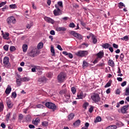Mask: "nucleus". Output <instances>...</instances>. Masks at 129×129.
<instances>
[{
    "label": "nucleus",
    "mask_w": 129,
    "mask_h": 129,
    "mask_svg": "<svg viewBox=\"0 0 129 129\" xmlns=\"http://www.w3.org/2000/svg\"><path fill=\"white\" fill-rule=\"evenodd\" d=\"M45 105L46 107H47V108L52 109V111H55L56 110V104L51 102H47L45 103Z\"/></svg>",
    "instance_id": "obj_1"
},
{
    "label": "nucleus",
    "mask_w": 129,
    "mask_h": 129,
    "mask_svg": "<svg viewBox=\"0 0 129 129\" xmlns=\"http://www.w3.org/2000/svg\"><path fill=\"white\" fill-rule=\"evenodd\" d=\"M91 99L95 102V103H97V102L100 101V97H99V95L96 93L92 94Z\"/></svg>",
    "instance_id": "obj_2"
},
{
    "label": "nucleus",
    "mask_w": 129,
    "mask_h": 129,
    "mask_svg": "<svg viewBox=\"0 0 129 129\" xmlns=\"http://www.w3.org/2000/svg\"><path fill=\"white\" fill-rule=\"evenodd\" d=\"M39 54V50L37 48L33 49L29 53L28 56L30 57H32L34 58V57H36Z\"/></svg>",
    "instance_id": "obj_3"
},
{
    "label": "nucleus",
    "mask_w": 129,
    "mask_h": 129,
    "mask_svg": "<svg viewBox=\"0 0 129 129\" xmlns=\"http://www.w3.org/2000/svg\"><path fill=\"white\" fill-rule=\"evenodd\" d=\"M7 22L8 25H14L16 24V18L14 16L9 17L7 18Z\"/></svg>",
    "instance_id": "obj_4"
},
{
    "label": "nucleus",
    "mask_w": 129,
    "mask_h": 129,
    "mask_svg": "<svg viewBox=\"0 0 129 129\" xmlns=\"http://www.w3.org/2000/svg\"><path fill=\"white\" fill-rule=\"evenodd\" d=\"M65 77V74H64V73H60L57 76V80L58 82H60V83L64 82Z\"/></svg>",
    "instance_id": "obj_5"
},
{
    "label": "nucleus",
    "mask_w": 129,
    "mask_h": 129,
    "mask_svg": "<svg viewBox=\"0 0 129 129\" xmlns=\"http://www.w3.org/2000/svg\"><path fill=\"white\" fill-rule=\"evenodd\" d=\"M44 20L49 24H52V25H54V24H55V21L51 18L45 16L44 17Z\"/></svg>",
    "instance_id": "obj_6"
},
{
    "label": "nucleus",
    "mask_w": 129,
    "mask_h": 129,
    "mask_svg": "<svg viewBox=\"0 0 129 129\" xmlns=\"http://www.w3.org/2000/svg\"><path fill=\"white\" fill-rule=\"evenodd\" d=\"M7 104L8 108H13V106L14 105V104H13V102H12V101L10 100V99L7 98Z\"/></svg>",
    "instance_id": "obj_7"
},
{
    "label": "nucleus",
    "mask_w": 129,
    "mask_h": 129,
    "mask_svg": "<svg viewBox=\"0 0 129 129\" xmlns=\"http://www.w3.org/2000/svg\"><path fill=\"white\" fill-rule=\"evenodd\" d=\"M129 105H124L121 109L122 113H127V109H128Z\"/></svg>",
    "instance_id": "obj_8"
},
{
    "label": "nucleus",
    "mask_w": 129,
    "mask_h": 129,
    "mask_svg": "<svg viewBox=\"0 0 129 129\" xmlns=\"http://www.w3.org/2000/svg\"><path fill=\"white\" fill-rule=\"evenodd\" d=\"M43 69L41 67L36 66V72H37L38 75H42L43 73Z\"/></svg>",
    "instance_id": "obj_9"
},
{
    "label": "nucleus",
    "mask_w": 129,
    "mask_h": 129,
    "mask_svg": "<svg viewBox=\"0 0 129 129\" xmlns=\"http://www.w3.org/2000/svg\"><path fill=\"white\" fill-rule=\"evenodd\" d=\"M9 62H10V58H9V57L5 56L3 59V63L4 64V65H8Z\"/></svg>",
    "instance_id": "obj_10"
},
{
    "label": "nucleus",
    "mask_w": 129,
    "mask_h": 129,
    "mask_svg": "<svg viewBox=\"0 0 129 129\" xmlns=\"http://www.w3.org/2000/svg\"><path fill=\"white\" fill-rule=\"evenodd\" d=\"M48 79L46 77H43L38 79V82L40 83H43V82H46Z\"/></svg>",
    "instance_id": "obj_11"
},
{
    "label": "nucleus",
    "mask_w": 129,
    "mask_h": 129,
    "mask_svg": "<svg viewBox=\"0 0 129 129\" xmlns=\"http://www.w3.org/2000/svg\"><path fill=\"white\" fill-rule=\"evenodd\" d=\"M70 34L74 36V37H75L76 38H77L79 40L81 39V35L80 34H78L77 33H71Z\"/></svg>",
    "instance_id": "obj_12"
},
{
    "label": "nucleus",
    "mask_w": 129,
    "mask_h": 129,
    "mask_svg": "<svg viewBox=\"0 0 129 129\" xmlns=\"http://www.w3.org/2000/svg\"><path fill=\"white\" fill-rule=\"evenodd\" d=\"M103 55H104V53L103 52L100 51L96 54L97 58L98 59H101L103 57Z\"/></svg>",
    "instance_id": "obj_13"
},
{
    "label": "nucleus",
    "mask_w": 129,
    "mask_h": 129,
    "mask_svg": "<svg viewBox=\"0 0 129 129\" xmlns=\"http://www.w3.org/2000/svg\"><path fill=\"white\" fill-rule=\"evenodd\" d=\"M89 52L87 50H82L81 51V57H86L89 54Z\"/></svg>",
    "instance_id": "obj_14"
},
{
    "label": "nucleus",
    "mask_w": 129,
    "mask_h": 129,
    "mask_svg": "<svg viewBox=\"0 0 129 129\" xmlns=\"http://www.w3.org/2000/svg\"><path fill=\"white\" fill-rule=\"evenodd\" d=\"M62 54H63V55H65L66 56H68V57H70L71 59H72V58H73V55L72 53L67 52V51H63Z\"/></svg>",
    "instance_id": "obj_15"
},
{
    "label": "nucleus",
    "mask_w": 129,
    "mask_h": 129,
    "mask_svg": "<svg viewBox=\"0 0 129 129\" xmlns=\"http://www.w3.org/2000/svg\"><path fill=\"white\" fill-rule=\"evenodd\" d=\"M2 35L3 36V38L5 40H9V39H10V37H9V36H10V34H9L8 33H3Z\"/></svg>",
    "instance_id": "obj_16"
},
{
    "label": "nucleus",
    "mask_w": 129,
    "mask_h": 129,
    "mask_svg": "<svg viewBox=\"0 0 129 129\" xmlns=\"http://www.w3.org/2000/svg\"><path fill=\"white\" fill-rule=\"evenodd\" d=\"M54 16L55 17L57 16H60V15H61L62 13H61V11H59L56 10H54L53 12Z\"/></svg>",
    "instance_id": "obj_17"
},
{
    "label": "nucleus",
    "mask_w": 129,
    "mask_h": 129,
    "mask_svg": "<svg viewBox=\"0 0 129 129\" xmlns=\"http://www.w3.org/2000/svg\"><path fill=\"white\" fill-rule=\"evenodd\" d=\"M91 36H92L93 44H96V43H97V39H96V37L94 36V35H93L92 33H91Z\"/></svg>",
    "instance_id": "obj_18"
},
{
    "label": "nucleus",
    "mask_w": 129,
    "mask_h": 129,
    "mask_svg": "<svg viewBox=\"0 0 129 129\" xmlns=\"http://www.w3.org/2000/svg\"><path fill=\"white\" fill-rule=\"evenodd\" d=\"M40 122V118L37 117L35 120L32 121V123L35 125H38V123Z\"/></svg>",
    "instance_id": "obj_19"
},
{
    "label": "nucleus",
    "mask_w": 129,
    "mask_h": 129,
    "mask_svg": "<svg viewBox=\"0 0 129 129\" xmlns=\"http://www.w3.org/2000/svg\"><path fill=\"white\" fill-rule=\"evenodd\" d=\"M11 91H12V88L11 87V86H8V87L7 88L5 91V93H6V94H10Z\"/></svg>",
    "instance_id": "obj_20"
},
{
    "label": "nucleus",
    "mask_w": 129,
    "mask_h": 129,
    "mask_svg": "<svg viewBox=\"0 0 129 129\" xmlns=\"http://www.w3.org/2000/svg\"><path fill=\"white\" fill-rule=\"evenodd\" d=\"M22 80L21 79H17L16 80V83H17V86H18V87H19V86H21V85H22Z\"/></svg>",
    "instance_id": "obj_21"
},
{
    "label": "nucleus",
    "mask_w": 129,
    "mask_h": 129,
    "mask_svg": "<svg viewBox=\"0 0 129 129\" xmlns=\"http://www.w3.org/2000/svg\"><path fill=\"white\" fill-rule=\"evenodd\" d=\"M56 30H57V32H61V31H62V32H64V31H66L67 29L65 27H57L56 28Z\"/></svg>",
    "instance_id": "obj_22"
},
{
    "label": "nucleus",
    "mask_w": 129,
    "mask_h": 129,
    "mask_svg": "<svg viewBox=\"0 0 129 129\" xmlns=\"http://www.w3.org/2000/svg\"><path fill=\"white\" fill-rule=\"evenodd\" d=\"M111 45H110V44H109V43H105V44H103L102 45V47L103 48H104V49H108L109 48V47H111Z\"/></svg>",
    "instance_id": "obj_23"
},
{
    "label": "nucleus",
    "mask_w": 129,
    "mask_h": 129,
    "mask_svg": "<svg viewBox=\"0 0 129 129\" xmlns=\"http://www.w3.org/2000/svg\"><path fill=\"white\" fill-rule=\"evenodd\" d=\"M33 22L32 21H29L28 22V24L26 25V27L27 29H31V27L33 26Z\"/></svg>",
    "instance_id": "obj_24"
},
{
    "label": "nucleus",
    "mask_w": 129,
    "mask_h": 129,
    "mask_svg": "<svg viewBox=\"0 0 129 129\" xmlns=\"http://www.w3.org/2000/svg\"><path fill=\"white\" fill-rule=\"evenodd\" d=\"M22 49L23 52H27V50H28V45L26 44H24L22 46Z\"/></svg>",
    "instance_id": "obj_25"
},
{
    "label": "nucleus",
    "mask_w": 129,
    "mask_h": 129,
    "mask_svg": "<svg viewBox=\"0 0 129 129\" xmlns=\"http://www.w3.org/2000/svg\"><path fill=\"white\" fill-rule=\"evenodd\" d=\"M108 65L111 67H114V62L111 59H109L108 61Z\"/></svg>",
    "instance_id": "obj_26"
},
{
    "label": "nucleus",
    "mask_w": 129,
    "mask_h": 129,
    "mask_svg": "<svg viewBox=\"0 0 129 129\" xmlns=\"http://www.w3.org/2000/svg\"><path fill=\"white\" fill-rule=\"evenodd\" d=\"M10 117H11V112L8 113L6 116V119L7 122H9V121L10 120Z\"/></svg>",
    "instance_id": "obj_27"
},
{
    "label": "nucleus",
    "mask_w": 129,
    "mask_h": 129,
    "mask_svg": "<svg viewBox=\"0 0 129 129\" xmlns=\"http://www.w3.org/2000/svg\"><path fill=\"white\" fill-rule=\"evenodd\" d=\"M80 122H81V121H80V119H78L77 120V121H76L74 123V125L75 126H78V125H79L80 124Z\"/></svg>",
    "instance_id": "obj_28"
},
{
    "label": "nucleus",
    "mask_w": 129,
    "mask_h": 129,
    "mask_svg": "<svg viewBox=\"0 0 129 129\" xmlns=\"http://www.w3.org/2000/svg\"><path fill=\"white\" fill-rule=\"evenodd\" d=\"M117 127L115 125H109L106 127V129H116Z\"/></svg>",
    "instance_id": "obj_29"
},
{
    "label": "nucleus",
    "mask_w": 129,
    "mask_h": 129,
    "mask_svg": "<svg viewBox=\"0 0 129 129\" xmlns=\"http://www.w3.org/2000/svg\"><path fill=\"white\" fill-rule=\"evenodd\" d=\"M4 108H5V105H4L3 102L0 103V112H2L3 110H4Z\"/></svg>",
    "instance_id": "obj_30"
},
{
    "label": "nucleus",
    "mask_w": 129,
    "mask_h": 129,
    "mask_svg": "<svg viewBox=\"0 0 129 129\" xmlns=\"http://www.w3.org/2000/svg\"><path fill=\"white\" fill-rule=\"evenodd\" d=\"M74 116H75V115H74V113H71L68 116V118L69 120H71L72 119H73L74 118Z\"/></svg>",
    "instance_id": "obj_31"
},
{
    "label": "nucleus",
    "mask_w": 129,
    "mask_h": 129,
    "mask_svg": "<svg viewBox=\"0 0 129 129\" xmlns=\"http://www.w3.org/2000/svg\"><path fill=\"white\" fill-rule=\"evenodd\" d=\"M43 46H44V44H43L42 42H40L37 45V49H42Z\"/></svg>",
    "instance_id": "obj_32"
},
{
    "label": "nucleus",
    "mask_w": 129,
    "mask_h": 129,
    "mask_svg": "<svg viewBox=\"0 0 129 129\" xmlns=\"http://www.w3.org/2000/svg\"><path fill=\"white\" fill-rule=\"evenodd\" d=\"M50 51L51 53L52 56H55V49H54V47L53 46H51V48H50Z\"/></svg>",
    "instance_id": "obj_33"
},
{
    "label": "nucleus",
    "mask_w": 129,
    "mask_h": 129,
    "mask_svg": "<svg viewBox=\"0 0 129 129\" xmlns=\"http://www.w3.org/2000/svg\"><path fill=\"white\" fill-rule=\"evenodd\" d=\"M87 67H88V63L85 61H84L83 63V68L85 69V68H87Z\"/></svg>",
    "instance_id": "obj_34"
},
{
    "label": "nucleus",
    "mask_w": 129,
    "mask_h": 129,
    "mask_svg": "<svg viewBox=\"0 0 129 129\" xmlns=\"http://www.w3.org/2000/svg\"><path fill=\"white\" fill-rule=\"evenodd\" d=\"M100 121H101V117L100 116H98L96 118L94 122L96 123V122H99Z\"/></svg>",
    "instance_id": "obj_35"
},
{
    "label": "nucleus",
    "mask_w": 129,
    "mask_h": 129,
    "mask_svg": "<svg viewBox=\"0 0 129 129\" xmlns=\"http://www.w3.org/2000/svg\"><path fill=\"white\" fill-rule=\"evenodd\" d=\"M118 7L120 9H122V7H124V8H125V5H124V4H123V3H122V2H120L118 4Z\"/></svg>",
    "instance_id": "obj_36"
},
{
    "label": "nucleus",
    "mask_w": 129,
    "mask_h": 129,
    "mask_svg": "<svg viewBox=\"0 0 129 129\" xmlns=\"http://www.w3.org/2000/svg\"><path fill=\"white\" fill-rule=\"evenodd\" d=\"M20 79H21V81H23V82H26V81H30V79H29V78L24 77Z\"/></svg>",
    "instance_id": "obj_37"
},
{
    "label": "nucleus",
    "mask_w": 129,
    "mask_h": 129,
    "mask_svg": "<svg viewBox=\"0 0 129 129\" xmlns=\"http://www.w3.org/2000/svg\"><path fill=\"white\" fill-rule=\"evenodd\" d=\"M89 105V103L88 102H85L83 105V108H84V109H87V106Z\"/></svg>",
    "instance_id": "obj_38"
},
{
    "label": "nucleus",
    "mask_w": 129,
    "mask_h": 129,
    "mask_svg": "<svg viewBox=\"0 0 129 129\" xmlns=\"http://www.w3.org/2000/svg\"><path fill=\"white\" fill-rule=\"evenodd\" d=\"M48 123L49 122L48 121H43L42 122V125L45 127H46V126H48Z\"/></svg>",
    "instance_id": "obj_39"
},
{
    "label": "nucleus",
    "mask_w": 129,
    "mask_h": 129,
    "mask_svg": "<svg viewBox=\"0 0 129 129\" xmlns=\"http://www.w3.org/2000/svg\"><path fill=\"white\" fill-rule=\"evenodd\" d=\"M67 92V90H61L59 91V94H61V95H62V94H65Z\"/></svg>",
    "instance_id": "obj_40"
},
{
    "label": "nucleus",
    "mask_w": 129,
    "mask_h": 129,
    "mask_svg": "<svg viewBox=\"0 0 129 129\" xmlns=\"http://www.w3.org/2000/svg\"><path fill=\"white\" fill-rule=\"evenodd\" d=\"M10 50L11 52H14V51H16L17 50V48H16V47L14 46H11L10 47Z\"/></svg>",
    "instance_id": "obj_41"
},
{
    "label": "nucleus",
    "mask_w": 129,
    "mask_h": 129,
    "mask_svg": "<svg viewBox=\"0 0 129 129\" xmlns=\"http://www.w3.org/2000/svg\"><path fill=\"white\" fill-rule=\"evenodd\" d=\"M121 40H122V41H128V36L126 35L124 36L123 38H121Z\"/></svg>",
    "instance_id": "obj_42"
},
{
    "label": "nucleus",
    "mask_w": 129,
    "mask_h": 129,
    "mask_svg": "<svg viewBox=\"0 0 129 129\" xmlns=\"http://www.w3.org/2000/svg\"><path fill=\"white\" fill-rule=\"evenodd\" d=\"M26 119L27 121H31L32 116H31L30 115H28L26 117Z\"/></svg>",
    "instance_id": "obj_43"
},
{
    "label": "nucleus",
    "mask_w": 129,
    "mask_h": 129,
    "mask_svg": "<svg viewBox=\"0 0 129 129\" xmlns=\"http://www.w3.org/2000/svg\"><path fill=\"white\" fill-rule=\"evenodd\" d=\"M52 76H53V74L51 72H48L46 74V77H47L48 78H51V77H52Z\"/></svg>",
    "instance_id": "obj_44"
},
{
    "label": "nucleus",
    "mask_w": 129,
    "mask_h": 129,
    "mask_svg": "<svg viewBox=\"0 0 129 129\" xmlns=\"http://www.w3.org/2000/svg\"><path fill=\"white\" fill-rule=\"evenodd\" d=\"M87 47H88V44L85 43L82 44V48H83V49H84V48H87Z\"/></svg>",
    "instance_id": "obj_45"
},
{
    "label": "nucleus",
    "mask_w": 129,
    "mask_h": 129,
    "mask_svg": "<svg viewBox=\"0 0 129 129\" xmlns=\"http://www.w3.org/2000/svg\"><path fill=\"white\" fill-rule=\"evenodd\" d=\"M71 95L70 94H65L64 95V97L66 98H67V101H68V100H69V99H70V97H71Z\"/></svg>",
    "instance_id": "obj_46"
},
{
    "label": "nucleus",
    "mask_w": 129,
    "mask_h": 129,
    "mask_svg": "<svg viewBox=\"0 0 129 129\" xmlns=\"http://www.w3.org/2000/svg\"><path fill=\"white\" fill-rule=\"evenodd\" d=\"M125 95H126V96H128V95H129V88H126Z\"/></svg>",
    "instance_id": "obj_47"
},
{
    "label": "nucleus",
    "mask_w": 129,
    "mask_h": 129,
    "mask_svg": "<svg viewBox=\"0 0 129 129\" xmlns=\"http://www.w3.org/2000/svg\"><path fill=\"white\" fill-rule=\"evenodd\" d=\"M72 92L74 94H75L76 93V88L74 87H73L71 89Z\"/></svg>",
    "instance_id": "obj_48"
},
{
    "label": "nucleus",
    "mask_w": 129,
    "mask_h": 129,
    "mask_svg": "<svg viewBox=\"0 0 129 129\" xmlns=\"http://www.w3.org/2000/svg\"><path fill=\"white\" fill-rule=\"evenodd\" d=\"M23 118H24V115H23V114H19V120H23Z\"/></svg>",
    "instance_id": "obj_49"
},
{
    "label": "nucleus",
    "mask_w": 129,
    "mask_h": 129,
    "mask_svg": "<svg viewBox=\"0 0 129 129\" xmlns=\"http://www.w3.org/2000/svg\"><path fill=\"white\" fill-rule=\"evenodd\" d=\"M3 48L5 51H9V45H5Z\"/></svg>",
    "instance_id": "obj_50"
},
{
    "label": "nucleus",
    "mask_w": 129,
    "mask_h": 129,
    "mask_svg": "<svg viewBox=\"0 0 129 129\" xmlns=\"http://www.w3.org/2000/svg\"><path fill=\"white\" fill-rule=\"evenodd\" d=\"M69 26L70 27V28H75V24H74V23H71Z\"/></svg>",
    "instance_id": "obj_51"
},
{
    "label": "nucleus",
    "mask_w": 129,
    "mask_h": 129,
    "mask_svg": "<svg viewBox=\"0 0 129 129\" xmlns=\"http://www.w3.org/2000/svg\"><path fill=\"white\" fill-rule=\"evenodd\" d=\"M111 85V83H110V81L107 83V84L105 86V88H106V87H109Z\"/></svg>",
    "instance_id": "obj_52"
},
{
    "label": "nucleus",
    "mask_w": 129,
    "mask_h": 129,
    "mask_svg": "<svg viewBox=\"0 0 129 129\" xmlns=\"http://www.w3.org/2000/svg\"><path fill=\"white\" fill-rule=\"evenodd\" d=\"M77 97L76 99H81V92L78 93Z\"/></svg>",
    "instance_id": "obj_53"
},
{
    "label": "nucleus",
    "mask_w": 129,
    "mask_h": 129,
    "mask_svg": "<svg viewBox=\"0 0 129 129\" xmlns=\"http://www.w3.org/2000/svg\"><path fill=\"white\" fill-rule=\"evenodd\" d=\"M94 109V108L93 106H91L89 109V111L90 113H92L93 110Z\"/></svg>",
    "instance_id": "obj_54"
},
{
    "label": "nucleus",
    "mask_w": 129,
    "mask_h": 129,
    "mask_svg": "<svg viewBox=\"0 0 129 129\" xmlns=\"http://www.w3.org/2000/svg\"><path fill=\"white\" fill-rule=\"evenodd\" d=\"M31 71L32 72H37V66H35L34 68L31 69Z\"/></svg>",
    "instance_id": "obj_55"
},
{
    "label": "nucleus",
    "mask_w": 129,
    "mask_h": 129,
    "mask_svg": "<svg viewBox=\"0 0 129 129\" xmlns=\"http://www.w3.org/2000/svg\"><path fill=\"white\" fill-rule=\"evenodd\" d=\"M124 58V55H123V53H121L120 55V60H121V61H123Z\"/></svg>",
    "instance_id": "obj_56"
},
{
    "label": "nucleus",
    "mask_w": 129,
    "mask_h": 129,
    "mask_svg": "<svg viewBox=\"0 0 129 129\" xmlns=\"http://www.w3.org/2000/svg\"><path fill=\"white\" fill-rule=\"evenodd\" d=\"M99 61V58L98 57H96V59L93 61L94 64H96L97 63H98V61Z\"/></svg>",
    "instance_id": "obj_57"
},
{
    "label": "nucleus",
    "mask_w": 129,
    "mask_h": 129,
    "mask_svg": "<svg viewBox=\"0 0 129 129\" xmlns=\"http://www.w3.org/2000/svg\"><path fill=\"white\" fill-rule=\"evenodd\" d=\"M57 5L61 8H63V3H62V2H58L57 3Z\"/></svg>",
    "instance_id": "obj_58"
},
{
    "label": "nucleus",
    "mask_w": 129,
    "mask_h": 129,
    "mask_svg": "<svg viewBox=\"0 0 129 129\" xmlns=\"http://www.w3.org/2000/svg\"><path fill=\"white\" fill-rule=\"evenodd\" d=\"M12 96L13 98H16V97H17V93H16V92H13L12 93Z\"/></svg>",
    "instance_id": "obj_59"
},
{
    "label": "nucleus",
    "mask_w": 129,
    "mask_h": 129,
    "mask_svg": "<svg viewBox=\"0 0 129 129\" xmlns=\"http://www.w3.org/2000/svg\"><path fill=\"white\" fill-rule=\"evenodd\" d=\"M36 107L37 108H43V107H44V106L42 104H38L36 105Z\"/></svg>",
    "instance_id": "obj_60"
},
{
    "label": "nucleus",
    "mask_w": 129,
    "mask_h": 129,
    "mask_svg": "<svg viewBox=\"0 0 129 129\" xmlns=\"http://www.w3.org/2000/svg\"><path fill=\"white\" fill-rule=\"evenodd\" d=\"M76 55L79 57H81V51L80 50L79 52L76 53Z\"/></svg>",
    "instance_id": "obj_61"
},
{
    "label": "nucleus",
    "mask_w": 129,
    "mask_h": 129,
    "mask_svg": "<svg viewBox=\"0 0 129 129\" xmlns=\"http://www.w3.org/2000/svg\"><path fill=\"white\" fill-rule=\"evenodd\" d=\"M125 85H126V81H124L121 84V86H122V87H124Z\"/></svg>",
    "instance_id": "obj_62"
},
{
    "label": "nucleus",
    "mask_w": 129,
    "mask_h": 129,
    "mask_svg": "<svg viewBox=\"0 0 129 129\" xmlns=\"http://www.w3.org/2000/svg\"><path fill=\"white\" fill-rule=\"evenodd\" d=\"M113 48H115V49H117L118 48V45H117L115 43H113Z\"/></svg>",
    "instance_id": "obj_63"
},
{
    "label": "nucleus",
    "mask_w": 129,
    "mask_h": 129,
    "mask_svg": "<svg viewBox=\"0 0 129 129\" xmlns=\"http://www.w3.org/2000/svg\"><path fill=\"white\" fill-rule=\"evenodd\" d=\"M10 8H11V9H15L16 8V5H10Z\"/></svg>",
    "instance_id": "obj_64"
}]
</instances>
